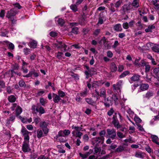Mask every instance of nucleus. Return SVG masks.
<instances>
[{"label": "nucleus", "mask_w": 159, "mask_h": 159, "mask_svg": "<svg viewBox=\"0 0 159 159\" xmlns=\"http://www.w3.org/2000/svg\"><path fill=\"white\" fill-rule=\"evenodd\" d=\"M50 36L54 37L56 36L57 35V34L55 32L52 31L50 33Z\"/></svg>", "instance_id": "63"}, {"label": "nucleus", "mask_w": 159, "mask_h": 159, "mask_svg": "<svg viewBox=\"0 0 159 159\" xmlns=\"http://www.w3.org/2000/svg\"><path fill=\"white\" fill-rule=\"evenodd\" d=\"M155 26L154 24L149 25L148 26V28L145 29V31L146 32H152V29H155Z\"/></svg>", "instance_id": "25"}, {"label": "nucleus", "mask_w": 159, "mask_h": 159, "mask_svg": "<svg viewBox=\"0 0 159 159\" xmlns=\"http://www.w3.org/2000/svg\"><path fill=\"white\" fill-rule=\"evenodd\" d=\"M21 133L23 135L29 134L30 132L28 131L25 128H22L21 130Z\"/></svg>", "instance_id": "31"}, {"label": "nucleus", "mask_w": 159, "mask_h": 159, "mask_svg": "<svg viewBox=\"0 0 159 159\" xmlns=\"http://www.w3.org/2000/svg\"><path fill=\"white\" fill-rule=\"evenodd\" d=\"M34 69H33L29 71V73L25 75H23V76L25 77H31L33 75Z\"/></svg>", "instance_id": "42"}, {"label": "nucleus", "mask_w": 159, "mask_h": 159, "mask_svg": "<svg viewBox=\"0 0 159 159\" xmlns=\"http://www.w3.org/2000/svg\"><path fill=\"white\" fill-rule=\"evenodd\" d=\"M151 138L152 139V141L153 142L159 145V139L157 136L154 135H152L151 136Z\"/></svg>", "instance_id": "21"}, {"label": "nucleus", "mask_w": 159, "mask_h": 159, "mask_svg": "<svg viewBox=\"0 0 159 159\" xmlns=\"http://www.w3.org/2000/svg\"><path fill=\"white\" fill-rule=\"evenodd\" d=\"M34 120L35 124L37 125L39 122L41 121V119L39 117L37 116L36 117H34Z\"/></svg>", "instance_id": "41"}, {"label": "nucleus", "mask_w": 159, "mask_h": 159, "mask_svg": "<svg viewBox=\"0 0 159 159\" xmlns=\"http://www.w3.org/2000/svg\"><path fill=\"white\" fill-rule=\"evenodd\" d=\"M80 156L82 158V159H84L90 154L89 152H87L85 154H82L81 152L79 153Z\"/></svg>", "instance_id": "26"}, {"label": "nucleus", "mask_w": 159, "mask_h": 159, "mask_svg": "<svg viewBox=\"0 0 159 159\" xmlns=\"http://www.w3.org/2000/svg\"><path fill=\"white\" fill-rule=\"evenodd\" d=\"M122 82V81L120 80L116 83V84H114L113 85V89L118 91H119V92H120Z\"/></svg>", "instance_id": "11"}, {"label": "nucleus", "mask_w": 159, "mask_h": 159, "mask_svg": "<svg viewBox=\"0 0 159 159\" xmlns=\"http://www.w3.org/2000/svg\"><path fill=\"white\" fill-rule=\"evenodd\" d=\"M107 135L109 137L114 139L116 137V130L114 129H108L107 130Z\"/></svg>", "instance_id": "6"}, {"label": "nucleus", "mask_w": 159, "mask_h": 159, "mask_svg": "<svg viewBox=\"0 0 159 159\" xmlns=\"http://www.w3.org/2000/svg\"><path fill=\"white\" fill-rule=\"evenodd\" d=\"M23 52L26 55L29 54L30 52V49L27 48H25L23 49Z\"/></svg>", "instance_id": "50"}, {"label": "nucleus", "mask_w": 159, "mask_h": 159, "mask_svg": "<svg viewBox=\"0 0 159 159\" xmlns=\"http://www.w3.org/2000/svg\"><path fill=\"white\" fill-rule=\"evenodd\" d=\"M137 125L138 127V129L139 130L142 131H144V129L143 128V127L141 125L137 124Z\"/></svg>", "instance_id": "64"}, {"label": "nucleus", "mask_w": 159, "mask_h": 159, "mask_svg": "<svg viewBox=\"0 0 159 159\" xmlns=\"http://www.w3.org/2000/svg\"><path fill=\"white\" fill-rule=\"evenodd\" d=\"M9 31L8 30L5 29V31L2 30L1 32L0 35L2 36H5L8 33Z\"/></svg>", "instance_id": "39"}, {"label": "nucleus", "mask_w": 159, "mask_h": 159, "mask_svg": "<svg viewBox=\"0 0 159 159\" xmlns=\"http://www.w3.org/2000/svg\"><path fill=\"white\" fill-rule=\"evenodd\" d=\"M123 28L125 29H127L129 27L128 23L127 22H125L123 24Z\"/></svg>", "instance_id": "59"}, {"label": "nucleus", "mask_w": 159, "mask_h": 159, "mask_svg": "<svg viewBox=\"0 0 159 159\" xmlns=\"http://www.w3.org/2000/svg\"><path fill=\"white\" fill-rule=\"evenodd\" d=\"M63 53L61 52H58L56 54V57L58 59H61L62 57Z\"/></svg>", "instance_id": "40"}, {"label": "nucleus", "mask_w": 159, "mask_h": 159, "mask_svg": "<svg viewBox=\"0 0 159 159\" xmlns=\"http://www.w3.org/2000/svg\"><path fill=\"white\" fill-rule=\"evenodd\" d=\"M71 32L73 33L77 34L78 32V28L77 27L73 28L72 29Z\"/></svg>", "instance_id": "56"}, {"label": "nucleus", "mask_w": 159, "mask_h": 159, "mask_svg": "<svg viewBox=\"0 0 159 159\" xmlns=\"http://www.w3.org/2000/svg\"><path fill=\"white\" fill-rule=\"evenodd\" d=\"M139 0H133L132 3L133 7L135 8H138L139 6Z\"/></svg>", "instance_id": "27"}, {"label": "nucleus", "mask_w": 159, "mask_h": 159, "mask_svg": "<svg viewBox=\"0 0 159 159\" xmlns=\"http://www.w3.org/2000/svg\"><path fill=\"white\" fill-rule=\"evenodd\" d=\"M159 2V0H154L152 1V3L154 6L156 10H159V3H158Z\"/></svg>", "instance_id": "22"}, {"label": "nucleus", "mask_w": 159, "mask_h": 159, "mask_svg": "<svg viewBox=\"0 0 159 159\" xmlns=\"http://www.w3.org/2000/svg\"><path fill=\"white\" fill-rule=\"evenodd\" d=\"M22 150L24 152H29L31 150L29 145V141H24L22 145Z\"/></svg>", "instance_id": "5"}, {"label": "nucleus", "mask_w": 159, "mask_h": 159, "mask_svg": "<svg viewBox=\"0 0 159 159\" xmlns=\"http://www.w3.org/2000/svg\"><path fill=\"white\" fill-rule=\"evenodd\" d=\"M107 56L109 58H111L113 56V54L110 51H108L107 52Z\"/></svg>", "instance_id": "58"}, {"label": "nucleus", "mask_w": 159, "mask_h": 159, "mask_svg": "<svg viewBox=\"0 0 159 159\" xmlns=\"http://www.w3.org/2000/svg\"><path fill=\"white\" fill-rule=\"evenodd\" d=\"M54 47L59 49L61 51H65L66 50L67 45L61 42H58L53 44Z\"/></svg>", "instance_id": "3"}, {"label": "nucleus", "mask_w": 159, "mask_h": 159, "mask_svg": "<svg viewBox=\"0 0 159 159\" xmlns=\"http://www.w3.org/2000/svg\"><path fill=\"white\" fill-rule=\"evenodd\" d=\"M104 105L107 107H109L110 105L112 104V100H106L104 102Z\"/></svg>", "instance_id": "28"}, {"label": "nucleus", "mask_w": 159, "mask_h": 159, "mask_svg": "<svg viewBox=\"0 0 159 159\" xmlns=\"http://www.w3.org/2000/svg\"><path fill=\"white\" fill-rule=\"evenodd\" d=\"M136 25L137 26V30H140L143 29V26L141 23L140 21H139L136 24Z\"/></svg>", "instance_id": "34"}, {"label": "nucleus", "mask_w": 159, "mask_h": 159, "mask_svg": "<svg viewBox=\"0 0 159 159\" xmlns=\"http://www.w3.org/2000/svg\"><path fill=\"white\" fill-rule=\"evenodd\" d=\"M86 102L92 106H94L96 103V101H93V100H87Z\"/></svg>", "instance_id": "49"}, {"label": "nucleus", "mask_w": 159, "mask_h": 159, "mask_svg": "<svg viewBox=\"0 0 159 159\" xmlns=\"http://www.w3.org/2000/svg\"><path fill=\"white\" fill-rule=\"evenodd\" d=\"M124 150V147L122 146H119L116 150V152H121Z\"/></svg>", "instance_id": "48"}, {"label": "nucleus", "mask_w": 159, "mask_h": 159, "mask_svg": "<svg viewBox=\"0 0 159 159\" xmlns=\"http://www.w3.org/2000/svg\"><path fill=\"white\" fill-rule=\"evenodd\" d=\"M19 84L21 87H25V83L22 80H21L19 82Z\"/></svg>", "instance_id": "57"}, {"label": "nucleus", "mask_w": 159, "mask_h": 159, "mask_svg": "<svg viewBox=\"0 0 159 159\" xmlns=\"http://www.w3.org/2000/svg\"><path fill=\"white\" fill-rule=\"evenodd\" d=\"M49 124L48 121L43 120L40 121L39 123L40 127L42 128L43 132H44L45 134L48 132L49 129L47 128V126Z\"/></svg>", "instance_id": "4"}, {"label": "nucleus", "mask_w": 159, "mask_h": 159, "mask_svg": "<svg viewBox=\"0 0 159 159\" xmlns=\"http://www.w3.org/2000/svg\"><path fill=\"white\" fill-rule=\"evenodd\" d=\"M141 67H145V72L147 73L150 70L151 66L147 63L144 61H143L141 62V64L140 65Z\"/></svg>", "instance_id": "9"}, {"label": "nucleus", "mask_w": 159, "mask_h": 159, "mask_svg": "<svg viewBox=\"0 0 159 159\" xmlns=\"http://www.w3.org/2000/svg\"><path fill=\"white\" fill-rule=\"evenodd\" d=\"M45 93V90L42 89H40L37 92V95L38 96H41L44 93Z\"/></svg>", "instance_id": "52"}, {"label": "nucleus", "mask_w": 159, "mask_h": 159, "mask_svg": "<svg viewBox=\"0 0 159 159\" xmlns=\"http://www.w3.org/2000/svg\"><path fill=\"white\" fill-rule=\"evenodd\" d=\"M58 96L56 94L54 93H53V97L54 98L53 99H59V96L63 98L66 95L65 93L61 90H59L58 91Z\"/></svg>", "instance_id": "8"}, {"label": "nucleus", "mask_w": 159, "mask_h": 159, "mask_svg": "<svg viewBox=\"0 0 159 159\" xmlns=\"http://www.w3.org/2000/svg\"><path fill=\"white\" fill-rule=\"evenodd\" d=\"M22 111V108L20 106H18L16 109V115L18 117Z\"/></svg>", "instance_id": "24"}, {"label": "nucleus", "mask_w": 159, "mask_h": 159, "mask_svg": "<svg viewBox=\"0 0 159 159\" xmlns=\"http://www.w3.org/2000/svg\"><path fill=\"white\" fill-rule=\"evenodd\" d=\"M154 76L159 75V67H156L153 70Z\"/></svg>", "instance_id": "33"}, {"label": "nucleus", "mask_w": 159, "mask_h": 159, "mask_svg": "<svg viewBox=\"0 0 159 159\" xmlns=\"http://www.w3.org/2000/svg\"><path fill=\"white\" fill-rule=\"evenodd\" d=\"M111 71L114 72L116 71L117 67L116 65L114 63H112L111 65Z\"/></svg>", "instance_id": "30"}, {"label": "nucleus", "mask_w": 159, "mask_h": 159, "mask_svg": "<svg viewBox=\"0 0 159 159\" xmlns=\"http://www.w3.org/2000/svg\"><path fill=\"white\" fill-rule=\"evenodd\" d=\"M112 123L114 126L117 129L120 128L121 125H120L119 122L116 115H113L112 117Z\"/></svg>", "instance_id": "7"}, {"label": "nucleus", "mask_w": 159, "mask_h": 159, "mask_svg": "<svg viewBox=\"0 0 159 159\" xmlns=\"http://www.w3.org/2000/svg\"><path fill=\"white\" fill-rule=\"evenodd\" d=\"M37 156L38 154L36 153H31V154L30 155V159H35L37 158Z\"/></svg>", "instance_id": "46"}, {"label": "nucleus", "mask_w": 159, "mask_h": 159, "mask_svg": "<svg viewBox=\"0 0 159 159\" xmlns=\"http://www.w3.org/2000/svg\"><path fill=\"white\" fill-rule=\"evenodd\" d=\"M23 136H24V141H29V140L30 139L29 134L24 135Z\"/></svg>", "instance_id": "60"}, {"label": "nucleus", "mask_w": 159, "mask_h": 159, "mask_svg": "<svg viewBox=\"0 0 159 159\" xmlns=\"http://www.w3.org/2000/svg\"><path fill=\"white\" fill-rule=\"evenodd\" d=\"M64 136H65L63 131L60 130L58 132V134L56 135V138L57 139L60 137H64Z\"/></svg>", "instance_id": "36"}, {"label": "nucleus", "mask_w": 159, "mask_h": 159, "mask_svg": "<svg viewBox=\"0 0 159 159\" xmlns=\"http://www.w3.org/2000/svg\"><path fill=\"white\" fill-rule=\"evenodd\" d=\"M55 21L58 24L61 26H62L65 22L64 20L63 19L59 18L58 17H56L55 18Z\"/></svg>", "instance_id": "14"}, {"label": "nucleus", "mask_w": 159, "mask_h": 159, "mask_svg": "<svg viewBox=\"0 0 159 159\" xmlns=\"http://www.w3.org/2000/svg\"><path fill=\"white\" fill-rule=\"evenodd\" d=\"M17 13V11L16 8H13L8 11L7 14L6 16L13 22L15 20L13 18L14 16Z\"/></svg>", "instance_id": "2"}, {"label": "nucleus", "mask_w": 159, "mask_h": 159, "mask_svg": "<svg viewBox=\"0 0 159 159\" xmlns=\"http://www.w3.org/2000/svg\"><path fill=\"white\" fill-rule=\"evenodd\" d=\"M129 73V72L128 71H125L122 73L119 76L120 78H121L124 77L125 76L127 75Z\"/></svg>", "instance_id": "47"}, {"label": "nucleus", "mask_w": 159, "mask_h": 159, "mask_svg": "<svg viewBox=\"0 0 159 159\" xmlns=\"http://www.w3.org/2000/svg\"><path fill=\"white\" fill-rule=\"evenodd\" d=\"M144 153L140 151H137L135 152V156L138 158H143L144 157Z\"/></svg>", "instance_id": "15"}, {"label": "nucleus", "mask_w": 159, "mask_h": 159, "mask_svg": "<svg viewBox=\"0 0 159 159\" xmlns=\"http://www.w3.org/2000/svg\"><path fill=\"white\" fill-rule=\"evenodd\" d=\"M134 120L136 123H140L142 121L141 119L138 116H135L134 118Z\"/></svg>", "instance_id": "55"}, {"label": "nucleus", "mask_w": 159, "mask_h": 159, "mask_svg": "<svg viewBox=\"0 0 159 159\" xmlns=\"http://www.w3.org/2000/svg\"><path fill=\"white\" fill-rule=\"evenodd\" d=\"M145 149L149 154L152 152L153 150L151 149L150 147L148 145H146L145 147Z\"/></svg>", "instance_id": "44"}, {"label": "nucleus", "mask_w": 159, "mask_h": 159, "mask_svg": "<svg viewBox=\"0 0 159 159\" xmlns=\"http://www.w3.org/2000/svg\"><path fill=\"white\" fill-rule=\"evenodd\" d=\"M77 5L75 4L71 5L70 6V9L76 12L78 11V8L77 6Z\"/></svg>", "instance_id": "38"}, {"label": "nucleus", "mask_w": 159, "mask_h": 159, "mask_svg": "<svg viewBox=\"0 0 159 159\" xmlns=\"http://www.w3.org/2000/svg\"><path fill=\"white\" fill-rule=\"evenodd\" d=\"M48 133H47L46 134L44 133V132H43V129H38L37 131V136L38 139L46 136Z\"/></svg>", "instance_id": "10"}, {"label": "nucleus", "mask_w": 159, "mask_h": 159, "mask_svg": "<svg viewBox=\"0 0 159 159\" xmlns=\"http://www.w3.org/2000/svg\"><path fill=\"white\" fill-rule=\"evenodd\" d=\"M104 83V82L102 80L95 81L93 84V86H94L95 84L97 85L98 86H100L103 84Z\"/></svg>", "instance_id": "32"}, {"label": "nucleus", "mask_w": 159, "mask_h": 159, "mask_svg": "<svg viewBox=\"0 0 159 159\" xmlns=\"http://www.w3.org/2000/svg\"><path fill=\"white\" fill-rule=\"evenodd\" d=\"M106 133V131L104 130H102L99 133V135L100 136V137H101V138L104 139V136H105Z\"/></svg>", "instance_id": "45"}, {"label": "nucleus", "mask_w": 159, "mask_h": 159, "mask_svg": "<svg viewBox=\"0 0 159 159\" xmlns=\"http://www.w3.org/2000/svg\"><path fill=\"white\" fill-rule=\"evenodd\" d=\"M72 134L75 137H78L79 139H81V136L83 134L82 132L80 131H76L74 130L72 132Z\"/></svg>", "instance_id": "18"}, {"label": "nucleus", "mask_w": 159, "mask_h": 159, "mask_svg": "<svg viewBox=\"0 0 159 159\" xmlns=\"http://www.w3.org/2000/svg\"><path fill=\"white\" fill-rule=\"evenodd\" d=\"M8 48L11 50H13L14 49V45L11 43L8 42Z\"/></svg>", "instance_id": "53"}, {"label": "nucleus", "mask_w": 159, "mask_h": 159, "mask_svg": "<svg viewBox=\"0 0 159 159\" xmlns=\"http://www.w3.org/2000/svg\"><path fill=\"white\" fill-rule=\"evenodd\" d=\"M15 118V115H12L10 116L9 119H7L6 120L7 124H9L10 121H13Z\"/></svg>", "instance_id": "35"}, {"label": "nucleus", "mask_w": 159, "mask_h": 159, "mask_svg": "<svg viewBox=\"0 0 159 159\" xmlns=\"http://www.w3.org/2000/svg\"><path fill=\"white\" fill-rule=\"evenodd\" d=\"M119 43L118 41L117 40L116 41H115L114 44L112 45V47L113 48H115L119 45Z\"/></svg>", "instance_id": "61"}, {"label": "nucleus", "mask_w": 159, "mask_h": 159, "mask_svg": "<svg viewBox=\"0 0 159 159\" xmlns=\"http://www.w3.org/2000/svg\"><path fill=\"white\" fill-rule=\"evenodd\" d=\"M106 95V91L104 88H102L100 89V96L101 97H105Z\"/></svg>", "instance_id": "43"}, {"label": "nucleus", "mask_w": 159, "mask_h": 159, "mask_svg": "<svg viewBox=\"0 0 159 159\" xmlns=\"http://www.w3.org/2000/svg\"><path fill=\"white\" fill-rule=\"evenodd\" d=\"M19 119L23 123H26L27 122V119L25 118L21 117L20 116L18 117Z\"/></svg>", "instance_id": "51"}, {"label": "nucleus", "mask_w": 159, "mask_h": 159, "mask_svg": "<svg viewBox=\"0 0 159 159\" xmlns=\"http://www.w3.org/2000/svg\"><path fill=\"white\" fill-rule=\"evenodd\" d=\"M37 44V42L34 40L31 41L28 44V45L31 48H36Z\"/></svg>", "instance_id": "16"}, {"label": "nucleus", "mask_w": 159, "mask_h": 159, "mask_svg": "<svg viewBox=\"0 0 159 159\" xmlns=\"http://www.w3.org/2000/svg\"><path fill=\"white\" fill-rule=\"evenodd\" d=\"M152 49L154 52H159V44H154L152 47Z\"/></svg>", "instance_id": "29"}, {"label": "nucleus", "mask_w": 159, "mask_h": 159, "mask_svg": "<svg viewBox=\"0 0 159 159\" xmlns=\"http://www.w3.org/2000/svg\"><path fill=\"white\" fill-rule=\"evenodd\" d=\"M148 84H142L140 86V89L142 91L147 90L149 88Z\"/></svg>", "instance_id": "20"}, {"label": "nucleus", "mask_w": 159, "mask_h": 159, "mask_svg": "<svg viewBox=\"0 0 159 159\" xmlns=\"http://www.w3.org/2000/svg\"><path fill=\"white\" fill-rule=\"evenodd\" d=\"M154 95L153 92L151 91H148L146 94L144 95V97L146 98L149 99L152 97Z\"/></svg>", "instance_id": "19"}, {"label": "nucleus", "mask_w": 159, "mask_h": 159, "mask_svg": "<svg viewBox=\"0 0 159 159\" xmlns=\"http://www.w3.org/2000/svg\"><path fill=\"white\" fill-rule=\"evenodd\" d=\"M72 129H75V131H83L82 130V128L81 127H79L78 126H74V125H73L72 126Z\"/></svg>", "instance_id": "37"}, {"label": "nucleus", "mask_w": 159, "mask_h": 159, "mask_svg": "<svg viewBox=\"0 0 159 159\" xmlns=\"http://www.w3.org/2000/svg\"><path fill=\"white\" fill-rule=\"evenodd\" d=\"M140 76L139 75L137 74H134L130 78L129 81L130 83H132L133 82L137 81H139L140 79Z\"/></svg>", "instance_id": "12"}, {"label": "nucleus", "mask_w": 159, "mask_h": 159, "mask_svg": "<svg viewBox=\"0 0 159 159\" xmlns=\"http://www.w3.org/2000/svg\"><path fill=\"white\" fill-rule=\"evenodd\" d=\"M31 110L33 114H36L37 112H39L40 116L45 112V111L44 108L40 107L39 104L38 103L37 104L36 107L34 105H33L32 107Z\"/></svg>", "instance_id": "1"}, {"label": "nucleus", "mask_w": 159, "mask_h": 159, "mask_svg": "<svg viewBox=\"0 0 159 159\" xmlns=\"http://www.w3.org/2000/svg\"><path fill=\"white\" fill-rule=\"evenodd\" d=\"M106 17L103 15V12L100 13L98 18V24L101 25L106 20Z\"/></svg>", "instance_id": "13"}, {"label": "nucleus", "mask_w": 159, "mask_h": 159, "mask_svg": "<svg viewBox=\"0 0 159 159\" xmlns=\"http://www.w3.org/2000/svg\"><path fill=\"white\" fill-rule=\"evenodd\" d=\"M63 131L64 135H68L70 133V131L68 129H65Z\"/></svg>", "instance_id": "62"}, {"label": "nucleus", "mask_w": 159, "mask_h": 159, "mask_svg": "<svg viewBox=\"0 0 159 159\" xmlns=\"http://www.w3.org/2000/svg\"><path fill=\"white\" fill-rule=\"evenodd\" d=\"M114 30L116 31H121L122 30L121 24H118L114 27Z\"/></svg>", "instance_id": "23"}, {"label": "nucleus", "mask_w": 159, "mask_h": 159, "mask_svg": "<svg viewBox=\"0 0 159 159\" xmlns=\"http://www.w3.org/2000/svg\"><path fill=\"white\" fill-rule=\"evenodd\" d=\"M93 140L95 143L97 144L101 143V144L103 143L104 139L100 137H97L93 139Z\"/></svg>", "instance_id": "17"}, {"label": "nucleus", "mask_w": 159, "mask_h": 159, "mask_svg": "<svg viewBox=\"0 0 159 159\" xmlns=\"http://www.w3.org/2000/svg\"><path fill=\"white\" fill-rule=\"evenodd\" d=\"M117 135L119 138L120 139H122L125 137V135L124 134H123L122 133L120 132H117Z\"/></svg>", "instance_id": "54"}]
</instances>
